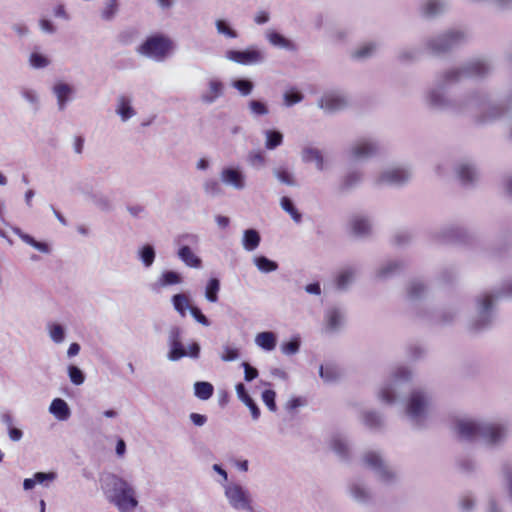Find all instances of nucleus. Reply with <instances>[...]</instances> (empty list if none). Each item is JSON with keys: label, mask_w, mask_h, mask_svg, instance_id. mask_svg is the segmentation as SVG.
Returning a JSON list of instances; mask_svg holds the SVG:
<instances>
[{"label": "nucleus", "mask_w": 512, "mask_h": 512, "mask_svg": "<svg viewBox=\"0 0 512 512\" xmlns=\"http://www.w3.org/2000/svg\"><path fill=\"white\" fill-rule=\"evenodd\" d=\"M492 70V63L486 57L472 58L459 66L445 69L436 74L432 85L426 90L425 102L436 110L471 117L479 125L491 124L508 112V103L492 102L489 94L481 89L450 99L447 90L463 79H484Z\"/></svg>", "instance_id": "f257e3e1"}, {"label": "nucleus", "mask_w": 512, "mask_h": 512, "mask_svg": "<svg viewBox=\"0 0 512 512\" xmlns=\"http://www.w3.org/2000/svg\"><path fill=\"white\" fill-rule=\"evenodd\" d=\"M99 481L105 499L118 512H146L139 504L138 491L132 481L111 472L102 474Z\"/></svg>", "instance_id": "f03ea898"}, {"label": "nucleus", "mask_w": 512, "mask_h": 512, "mask_svg": "<svg viewBox=\"0 0 512 512\" xmlns=\"http://www.w3.org/2000/svg\"><path fill=\"white\" fill-rule=\"evenodd\" d=\"M455 430L461 440H479L491 447L502 444L507 437L504 424L469 417L456 420Z\"/></svg>", "instance_id": "7ed1b4c3"}, {"label": "nucleus", "mask_w": 512, "mask_h": 512, "mask_svg": "<svg viewBox=\"0 0 512 512\" xmlns=\"http://www.w3.org/2000/svg\"><path fill=\"white\" fill-rule=\"evenodd\" d=\"M493 292H485L475 298V312L468 323V329L479 333L492 327L495 320V301Z\"/></svg>", "instance_id": "20e7f679"}, {"label": "nucleus", "mask_w": 512, "mask_h": 512, "mask_svg": "<svg viewBox=\"0 0 512 512\" xmlns=\"http://www.w3.org/2000/svg\"><path fill=\"white\" fill-rule=\"evenodd\" d=\"M411 371L404 367H397L389 379L381 386L378 392L379 399L389 405L397 403L403 387L410 381Z\"/></svg>", "instance_id": "39448f33"}, {"label": "nucleus", "mask_w": 512, "mask_h": 512, "mask_svg": "<svg viewBox=\"0 0 512 512\" xmlns=\"http://www.w3.org/2000/svg\"><path fill=\"white\" fill-rule=\"evenodd\" d=\"M174 49V42L163 34L147 37L137 48V52L156 62L164 61Z\"/></svg>", "instance_id": "423d86ee"}, {"label": "nucleus", "mask_w": 512, "mask_h": 512, "mask_svg": "<svg viewBox=\"0 0 512 512\" xmlns=\"http://www.w3.org/2000/svg\"><path fill=\"white\" fill-rule=\"evenodd\" d=\"M431 401V395L423 389H415L411 392L405 412L413 425L421 427L425 423Z\"/></svg>", "instance_id": "0eeeda50"}, {"label": "nucleus", "mask_w": 512, "mask_h": 512, "mask_svg": "<svg viewBox=\"0 0 512 512\" xmlns=\"http://www.w3.org/2000/svg\"><path fill=\"white\" fill-rule=\"evenodd\" d=\"M467 39V35L460 29H449L436 36L426 40L425 46L433 54L439 55L449 52L462 45Z\"/></svg>", "instance_id": "6e6552de"}, {"label": "nucleus", "mask_w": 512, "mask_h": 512, "mask_svg": "<svg viewBox=\"0 0 512 512\" xmlns=\"http://www.w3.org/2000/svg\"><path fill=\"white\" fill-rule=\"evenodd\" d=\"M224 496L229 506L238 512H254L253 498L247 488L240 483L222 484Z\"/></svg>", "instance_id": "1a4fd4ad"}, {"label": "nucleus", "mask_w": 512, "mask_h": 512, "mask_svg": "<svg viewBox=\"0 0 512 512\" xmlns=\"http://www.w3.org/2000/svg\"><path fill=\"white\" fill-rule=\"evenodd\" d=\"M364 465L370 469L378 480L384 484H392L396 481V473L386 463L381 453L370 450L363 455Z\"/></svg>", "instance_id": "9d476101"}, {"label": "nucleus", "mask_w": 512, "mask_h": 512, "mask_svg": "<svg viewBox=\"0 0 512 512\" xmlns=\"http://www.w3.org/2000/svg\"><path fill=\"white\" fill-rule=\"evenodd\" d=\"M225 58L239 65L252 66L264 63L267 59V54L264 48L258 45H250L243 50H227Z\"/></svg>", "instance_id": "9b49d317"}, {"label": "nucleus", "mask_w": 512, "mask_h": 512, "mask_svg": "<svg viewBox=\"0 0 512 512\" xmlns=\"http://www.w3.org/2000/svg\"><path fill=\"white\" fill-rule=\"evenodd\" d=\"M379 150L377 140L372 137H361L350 145L347 154L355 162H364L377 155Z\"/></svg>", "instance_id": "f8f14e48"}, {"label": "nucleus", "mask_w": 512, "mask_h": 512, "mask_svg": "<svg viewBox=\"0 0 512 512\" xmlns=\"http://www.w3.org/2000/svg\"><path fill=\"white\" fill-rule=\"evenodd\" d=\"M51 93L55 98L57 111L64 112L76 99L77 88L70 82L58 79L52 84Z\"/></svg>", "instance_id": "ddd939ff"}, {"label": "nucleus", "mask_w": 512, "mask_h": 512, "mask_svg": "<svg viewBox=\"0 0 512 512\" xmlns=\"http://www.w3.org/2000/svg\"><path fill=\"white\" fill-rule=\"evenodd\" d=\"M198 237L194 234H184L178 239L180 245L177 256L188 267L199 269L202 267V260L190 248V244H196Z\"/></svg>", "instance_id": "4468645a"}, {"label": "nucleus", "mask_w": 512, "mask_h": 512, "mask_svg": "<svg viewBox=\"0 0 512 512\" xmlns=\"http://www.w3.org/2000/svg\"><path fill=\"white\" fill-rule=\"evenodd\" d=\"M349 104L350 98L343 91L326 92L318 101V106L329 113L341 111Z\"/></svg>", "instance_id": "2eb2a0df"}, {"label": "nucleus", "mask_w": 512, "mask_h": 512, "mask_svg": "<svg viewBox=\"0 0 512 512\" xmlns=\"http://www.w3.org/2000/svg\"><path fill=\"white\" fill-rule=\"evenodd\" d=\"M220 180L227 186L237 191L246 188V175L242 167L238 165H229L222 168L220 171Z\"/></svg>", "instance_id": "dca6fc26"}, {"label": "nucleus", "mask_w": 512, "mask_h": 512, "mask_svg": "<svg viewBox=\"0 0 512 512\" xmlns=\"http://www.w3.org/2000/svg\"><path fill=\"white\" fill-rule=\"evenodd\" d=\"M167 346L168 352L166 357L171 362H177L184 357H189L193 360H196L200 356L201 347L199 343L196 341L190 343L187 348L185 347L182 341L172 343Z\"/></svg>", "instance_id": "f3484780"}, {"label": "nucleus", "mask_w": 512, "mask_h": 512, "mask_svg": "<svg viewBox=\"0 0 512 512\" xmlns=\"http://www.w3.org/2000/svg\"><path fill=\"white\" fill-rule=\"evenodd\" d=\"M410 172L401 167H393L384 170L378 177L377 182L385 185H401L410 178Z\"/></svg>", "instance_id": "a211bd4d"}, {"label": "nucleus", "mask_w": 512, "mask_h": 512, "mask_svg": "<svg viewBox=\"0 0 512 512\" xmlns=\"http://www.w3.org/2000/svg\"><path fill=\"white\" fill-rule=\"evenodd\" d=\"M448 8L446 0H421L418 12L425 19H433L443 14Z\"/></svg>", "instance_id": "6ab92c4d"}, {"label": "nucleus", "mask_w": 512, "mask_h": 512, "mask_svg": "<svg viewBox=\"0 0 512 512\" xmlns=\"http://www.w3.org/2000/svg\"><path fill=\"white\" fill-rule=\"evenodd\" d=\"M224 90L225 85L220 79L210 78L207 81L206 89L200 95V100L206 105H211L224 95Z\"/></svg>", "instance_id": "aec40b11"}, {"label": "nucleus", "mask_w": 512, "mask_h": 512, "mask_svg": "<svg viewBox=\"0 0 512 512\" xmlns=\"http://www.w3.org/2000/svg\"><path fill=\"white\" fill-rule=\"evenodd\" d=\"M329 447L342 460L350 457V446L345 434L335 431L330 435Z\"/></svg>", "instance_id": "412c9836"}, {"label": "nucleus", "mask_w": 512, "mask_h": 512, "mask_svg": "<svg viewBox=\"0 0 512 512\" xmlns=\"http://www.w3.org/2000/svg\"><path fill=\"white\" fill-rule=\"evenodd\" d=\"M183 282V276L174 270H164L157 280L150 284V289L154 292L167 288L169 286L178 285Z\"/></svg>", "instance_id": "4be33fe9"}, {"label": "nucleus", "mask_w": 512, "mask_h": 512, "mask_svg": "<svg viewBox=\"0 0 512 512\" xmlns=\"http://www.w3.org/2000/svg\"><path fill=\"white\" fill-rule=\"evenodd\" d=\"M350 225L353 233L358 237L370 235L372 230V219L369 215L358 213L351 217Z\"/></svg>", "instance_id": "5701e85b"}, {"label": "nucleus", "mask_w": 512, "mask_h": 512, "mask_svg": "<svg viewBox=\"0 0 512 512\" xmlns=\"http://www.w3.org/2000/svg\"><path fill=\"white\" fill-rule=\"evenodd\" d=\"M349 493L350 496L360 504H368L372 500L370 489L360 479H355L350 483Z\"/></svg>", "instance_id": "b1692460"}, {"label": "nucleus", "mask_w": 512, "mask_h": 512, "mask_svg": "<svg viewBox=\"0 0 512 512\" xmlns=\"http://www.w3.org/2000/svg\"><path fill=\"white\" fill-rule=\"evenodd\" d=\"M18 93L31 111L36 113L41 109V96L35 88L22 85L18 88Z\"/></svg>", "instance_id": "393cba45"}, {"label": "nucleus", "mask_w": 512, "mask_h": 512, "mask_svg": "<svg viewBox=\"0 0 512 512\" xmlns=\"http://www.w3.org/2000/svg\"><path fill=\"white\" fill-rule=\"evenodd\" d=\"M265 38L274 47L290 52L297 50L296 44L291 39L286 38L276 30L268 29L265 32Z\"/></svg>", "instance_id": "a878e982"}, {"label": "nucleus", "mask_w": 512, "mask_h": 512, "mask_svg": "<svg viewBox=\"0 0 512 512\" xmlns=\"http://www.w3.org/2000/svg\"><path fill=\"white\" fill-rule=\"evenodd\" d=\"M235 390L239 400L249 408L252 418L257 420L261 414L260 409L257 403L249 395L245 385L243 383H237Z\"/></svg>", "instance_id": "bb28decb"}, {"label": "nucleus", "mask_w": 512, "mask_h": 512, "mask_svg": "<svg viewBox=\"0 0 512 512\" xmlns=\"http://www.w3.org/2000/svg\"><path fill=\"white\" fill-rule=\"evenodd\" d=\"M465 236V230L458 225H448L438 232L437 238L442 242H460Z\"/></svg>", "instance_id": "cd10ccee"}, {"label": "nucleus", "mask_w": 512, "mask_h": 512, "mask_svg": "<svg viewBox=\"0 0 512 512\" xmlns=\"http://www.w3.org/2000/svg\"><path fill=\"white\" fill-rule=\"evenodd\" d=\"M302 161L305 163L314 162L318 171L325 169V162L322 152L312 146H305L301 152Z\"/></svg>", "instance_id": "c85d7f7f"}, {"label": "nucleus", "mask_w": 512, "mask_h": 512, "mask_svg": "<svg viewBox=\"0 0 512 512\" xmlns=\"http://www.w3.org/2000/svg\"><path fill=\"white\" fill-rule=\"evenodd\" d=\"M119 11V0H103L99 8V16L104 22H112L117 17Z\"/></svg>", "instance_id": "c756f323"}, {"label": "nucleus", "mask_w": 512, "mask_h": 512, "mask_svg": "<svg viewBox=\"0 0 512 512\" xmlns=\"http://www.w3.org/2000/svg\"><path fill=\"white\" fill-rule=\"evenodd\" d=\"M344 312L338 307H332L325 313L327 329L330 331H338L344 324Z\"/></svg>", "instance_id": "7c9ffc66"}, {"label": "nucleus", "mask_w": 512, "mask_h": 512, "mask_svg": "<svg viewBox=\"0 0 512 512\" xmlns=\"http://www.w3.org/2000/svg\"><path fill=\"white\" fill-rule=\"evenodd\" d=\"M403 262L400 260H389L385 262L378 270L377 277L382 280L392 278L403 270Z\"/></svg>", "instance_id": "2f4dec72"}, {"label": "nucleus", "mask_w": 512, "mask_h": 512, "mask_svg": "<svg viewBox=\"0 0 512 512\" xmlns=\"http://www.w3.org/2000/svg\"><path fill=\"white\" fill-rule=\"evenodd\" d=\"M261 242V235L258 230L254 228H249L243 231L241 244L245 251L253 252L255 251Z\"/></svg>", "instance_id": "473e14b6"}, {"label": "nucleus", "mask_w": 512, "mask_h": 512, "mask_svg": "<svg viewBox=\"0 0 512 512\" xmlns=\"http://www.w3.org/2000/svg\"><path fill=\"white\" fill-rule=\"evenodd\" d=\"M116 114L123 122L128 121L136 115V111L131 104V99L128 96L121 95L117 98Z\"/></svg>", "instance_id": "72a5a7b5"}, {"label": "nucleus", "mask_w": 512, "mask_h": 512, "mask_svg": "<svg viewBox=\"0 0 512 512\" xmlns=\"http://www.w3.org/2000/svg\"><path fill=\"white\" fill-rule=\"evenodd\" d=\"M49 412L60 421L67 420L71 415L69 405L61 398H55L52 400L49 406Z\"/></svg>", "instance_id": "f704fd0d"}, {"label": "nucleus", "mask_w": 512, "mask_h": 512, "mask_svg": "<svg viewBox=\"0 0 512 512\" xmlns=\"http://www.w3.org/2000/svg\"><path fill=\"white\" fill-rule=\"evenodd\" d=\"M137 258L145 269H150L156 259L155 247L150 243L142 245L137 251Z\"/></svg>", "instance_id": "c9c22d12"}, {"label": "nucleus", "mask_w": 512, "mask_h": 512, "mask_svg": "<svg viewBox=\"0 0 512 512\" xmlns=\"http://www.w3.org/2000/svg\"><path fill=\"white\" fill-rule=\"evenodd\" d=\"M362 422L367 428L378 431L384 426V417L378 411L367 410L362 413Z\"/></svg>", "instance_id": "e433bc0d"}, {"label": "nucleus", "mask_w": 512, "mask_h": 512, "mask_svg": "<svg viewBox=\"0 0 512 512\" xmlns=\"http://www.w3.org/2000/svg\"><path fill=\"white\" fill-rule=\"evenodd\" d=\"M458 176L463 184L468 185L474 182L477 178V169L470 161L461 162L457 169Z\"/></svg>", "instance_id": "4c0bfd02"}, {"label": "nucleus", "mask_w": 512, "mask_h": 512, "mask_svg": "<svg viewBox=\"0 0 512 512\" xmlns=\"http://www.w3.org/2000/svg\"><path fill=\"white\" fill-rule=\"evenodd\" d=\"M255 344L262 350L270 352L277 345V335L272 331L260 332L255 336Z\"/></svg>", "instance_id": "58836bf2"}, {"label": "nucleus", "mask_w": 512, "mask_h": 512, "mask_svg": "<svg viewBox=\"0 0 512 512\" xmlns=\"http://www.w3.org/2000/svg\"><path fill=\"white\" fill-rule=\"evenodd\" d=\"M215 29L218 35L225 39L233 40L239 37V32L233 27L231 22L224 18L215 20Z\"/></svg>", "instance_id": "ea45409f"}, {"label": "nucleus", "mask_w": 512, "mask_h": 512, "mask_svg": "<svg viewBox=\"0 0 512 512\" xmlns=\"http://www.w3.org/2000/svg\"><path fill=\"white\" fill-rule=\"evenodd\" d=\"M90 202L103 212H111L114 209L111 199L101 191L91 190Z\"/></svg>", "instance_id": "a19ab883"}, {"label": "nucleus", "mask_w": 512, "mask_h": 512, "mask_svg": "<svg viewBox=\"0 0 512 512\" xmlns=\"http://www.w3.org/2000/svg\"><path fill=\"white\" fill-rule=\"evenodd\" d=\"M362 180L363 173L360 170H352L343 177L340 187L343 191H348L360 185Z\"/></svg>", "instance_id": "79ce46f5"}, {"label": "nucleus", "mask_w": 512, "mask_h": 512, "mask_svg": "<svg viewBox=\"0 0 512 512\" xmlns=\"http://www.w3.org/2000/svg\"><path fill=\"white\" fill-rule=\"evenodd\" d=\"M356 269L353 267H346L342 269L336 277V285L340 290L347 289L354 281Z\"/></svg>", "instance_id": "37998d69"}, {"label": "nucleus", "mask_w": 512, "mask_h": 512, "mask_svg": "<svg viewBox=\"0 0 512 512\" xmlns=\"http://www.w3.org/2000/svg\"><path fill=\"white\" fill-rule=\"evenodd\" d=\"M28 63L31 68L39 70L47 68L51 64V60L46 54L33 50L29 54Z\"/></svg>", "instance_id": "c03bdc74"}, {"label": "nucleus", "mask_w": 512, "mask_h": 512, "mask_svg": "<svg viewBox=\"0 0 512 512\" xmlns=\"http://www.w3.org/2000/svg\"><path fill=\"white\" fill-rule=\"evenodd\" d=\"M171 302L173 308L181 317H185L187 310L190 311V308L192 307L189 304V297L185 293L174 294L171 298Z\"/></svg>", "instance_id": "a18cd8bd"}, {"label": "nucleus", "mask_w": 512, "mask_h": 512, "mask_svg": "<svg viewBox=\"0 0 512 512\" xmlns=\"http://www.w3.org/2000/svg\"><path fill=\"white\" fill-rule=\"evenodd\" d=\"M253 263L261 273H271L278 269V263L264 255L253 257Z\"/></svg>", "instance_id": "49530a36"}, {"label": "nucleus", "mask_w": 512, "mask_h": 512, "mask_svg": "<svg viewBox=\"0 0 512 512\" xmlns=\"http://www.w3.org/2000/svg\"><path fill=\"white\" fill-rule=\"evenodd\" d=\"M426 290V285L421 280L414 279L407 287V296L411 301H416L425 295Z\"/></svg>", "instance_id": "de8ad7c7"}, {"label": "nucleus", "mask_w": 512, "mask_h": 512, "mask_svg": "<svg viewBox=\"0 0 512 512\" xmlns=\"http://www.w3.org/2000/svg\"><path fill=\"white\" fill-rule=\"evenodd\" d=\"M319 375L326 383H333L340 377V371L334 364L328 363L319 367Z\"/></svg>", "instance_id": "09e8293b"}, {"label": "nucleus", "mask_w": 512, "mask_h": 512, "mask_svg": "<svg viewBox=\"0 0 512 512\" xmlns=\"http://www.w3.org/2000/svg\"><path fill=\"white\" fill-rule=\"evenodd\" d=\"M265 148L274 150L283 143V134L276 129H268L264 131Z\"/></svg>", "instance_id": "8fccbe9b"}, {"label": "nucleus", "mask_w": 512, "mask_h": 512, "mask_svg": "<svg viewBox=\"0 0 512 512\" xmlns=\"http://www.w3.org/2000/svg\"><path fill=\"white\" fill-rule=\"evenodd\" d=\"M214 386L207 381H197L194 383V395L200 400H208L213 396Z\"/></svg>", "instance_id": "3c124183"}, {"label": "nucleus", "mask_w": 512, "mask_h": 512, "mask_svg": "<svg viewBox=\"0 0 512 512\" xmlns=\"http://www.w3.org/2000/svg\"><path fill=\"white\" fill-rule=\"evenodd\" d=\"M47 330H48L50 339L55 344H61L64 342L65 337H66V329L62 324L55 323V322L48 323Z\"/></svg>", "instance_id": "603ef678"}, {"label": "nucleus", "mask_w": 512, "mask_h": 512, "mask_svg": "<svg viewBox=\"0 0 512 512\" xmlns=\"http://www.w3.org/2000/svg\"><path fill=\"white\" fill-rule=\"evenodd\" d=\"M220 280L216 277L210 278L205 286V298L210 303L218 301V294L220 291Z\"/></svg>", "instance_id": "864d4df0"}, {"label": "nucleus", "mask_w": 512, "mask_h": 512, "mask_svg": "<svg viewBox=\"0 0 512 512\" xmlns=\"http://www.w3.org/2000/svg\"><path fill=\"white\" fill-rule=\"evenodd\" d=\"M280 206L290 215L294 222L300 223L302 221V214L297 210L291 198L283 196L280 200Z\"/></svg>", "instance_id": "5fc2aeb1"}, {"label": "nucleus", "mask_w": 512, "mask_h": 512, "mask_svg": "<svg viewBox=\"0 0 512 512\" xmlns=\"http://www.w3.org/2000/svg\"><path fill=\"white\" fill-rule=\"evenodd\" d=\"M267 159L263 151L252 150L247 155V163L255 169H261L266 165Z\"/></svg>", "instance_id": "6e6d98bb"}, {"label": "nucleus", "mask_w": 512, "mask_h": 512, "mask_svg": "<svg viewBox=\"0 0 512 512\" xmlns=\"http://www.w3.org/2000/svg\"><path fill=\"white\" fill-rule=\"evenodd\" d=\"M203 191L210 197H218L223 194L220 182L215 178H207L203 182Z\"/></svg>", "instance_id": "4d7b16f0"}, {"label": "nucleus", "mask_w": 512, "mask_h": 512, "mask_svg": "<svg viewBox=\"0 0 512 512\" xmlns=\"http://www.w3.org/2000/svg\"><path fill=\"white\" fill-rule=\"evenodd\" d=\"M38 28L42 34L48 36L55 35L58 32V26L47 16L39 18Z\"/></svg>", "instance_id": "13d9d810"}, {"label": "nucleus", "mask_w": 512, "mask_h": 512, "mask_svg": "<svg viewBox=\"0 0 512 512\" xmlns=\"http://www.w3.org/2000/svg\"><path fill=\"white\" fill-rule=\"evenodd\" d=\"M67 374L72 384L80 386L85 382V373L78 366L70 364L67 367Z\"/></svg>", "instance_id": "bf43d9fd"}, {"label": "nucleus", "mask_w": 512, "mask_h": 512, "mask_svg": "<svg viewBox=\"0 0 512 512\" xmlns=\"http://www.w3.org/2000/svg\"><path fill=\"white\" fill-rule=\"evenodd\" d=\"M274 176L278 179L279 182L282 184H285L287 186H296V180L293 176V174L284 167L275 168L273 170Z\"/></svg>", "instance_id": "052dcab7"}, {"label": "nucleus", "mask_w": 512, "mask_h": 512, "mask_svg": "<svg viewBox=\"0 0 512 512\" xmlns=\"http://www.w3.org/2000/svg\"><path fill=\"white\" fill-rule=\"evenodd\" d=\"M232 87L235 88L242 96L251 94L254 84L250 79L238 78L232 81Z\"/></svg>", "instance_id": "680f3d73"}, {"label": "nucleus", "mask_w": 512, "mask_h": 512, "mask_svg": "<svg viewBox=\"0 0 512 512\" xmlns=\"http://www.w3.org/2000/svg\"><path fill=\"white\" fill-rule=\"evenodd\" d=\"M248 108L254 117L266 116L269 113L268 105L264 101L257 99L250 100Z\"/></svg>", "instance_id": "e2e57ef3"}, {"label": "nucleus", "mask_w": 512, "mask_h": 512, "mask_svg": "<svg viewBox=\"0 0 512 512\" xmlns=\"http://www.w3.org/2000/svg\"><path fill=\"white\" fill-rule=\"evenodd\" d=\"M378 48L377 43L375 42H367L361 45L358 49L353 53V57L356 59H366L372 56Z\"/></svg>", "instance_id": "0e129e2a"}, {"label": "nucleus", "mask_w": 512, "mask_h": 512, "mask_svg": "<svg viewBox=\"0 0 512 512\" xmlns=\"http://www.w3.org/2000/svg\"><path fill=\"white\" fill-rule=\"evenodd\" d=\"M304 98L302 92L297 89H290L286 91L283 95L284 105L286 107H291L297 103H300Z\"/></svg>", "instance_id": "69168bd1"}, {"label": "nucleus", "mask_w": 512, "mask_h": 512, "mask_svg": "<svg viewBox=\"0 0 512 512\" xmlns=\"http://www.w3.org/2000/svg\"><path fill=\"white\" fill-rule=\"evenodd\" d=\"M300 345H301L300 337L295 336L291 340L281 344V351L283 354L288 355V356L294 355L299 351Z\"/></svg>", "instance_id": "338daca9"}, {"label": "nucleus", "mask_w": 512, "mask_h": 512, "mask_svg": "<svg viewBox=\"0 0 512 512\" xmlns=\"http://www.w3.org/2000/svg\"><path fill=\"white\" fill-rule=\"evenodd\" d=\"M222 354L220 355V358L224 362H232L237 360L240 357V351L236 347H232L230 345H224L222 347Z\"/></svg>", "instance_id": "774afa93"}]
</instances>
